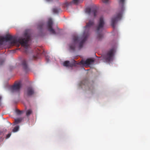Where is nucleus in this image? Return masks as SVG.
Segmentation results:
<instances>
[{
	"instance_id": "nucleus-21",
	"label": "nucleus",
	"mask_w": 150,
	"mask_h": 150,
	"mask_svg": "<svg viewBox=\"0 0 150 150\" xmlns=\"http://www.w3.org/2000/svg\"><path fill=\"white\" fill-rule=\"evenodd\" d=\"M103 2L105 4H108L109 3V0H102Z\"/></svg>"
},
{
	"instance_id": "nucleus-18",
	"label": "nucleus",
	"mask_w": 150,
	"mask_h": 150,
	"mask_svg": "<svg viewBox=\"0 0 150 150\" xmlns=\"http://www.w3.org/2000/svg\"><path fill=\"white\" fill-rule=\"evenodd\" d=\"M19 129V126H16L14 128L12 131L14 132H16L18 131Z\"/></svg>"
},
{
	"instance_id": "nucleus-11",
	"label": "nucleus",
	"mask_w": 150,
	"mask_h": 150,
	"mask_svg": "<svg viewBox=\"0 0 150 150\" xmlns=\"http://www.w3.org/2000/svg\"><path fill=\"white\" fill-rule=\"evenodd\" d=\"M22 65L24 70L26 71H28L29 70L28 67L27 63V61L25 59H24L22 62Z\"/></svg>"
},
{
	"instance_id": "nucleus-24",
	"label": "nucleus",
	"mask_w": 150,
	"mask_h": 150,
	"mask_svg": "<svg viewBox=\"0 0 150 150\" xmlns=\"http://www.w3.org/2000/svg\"><path fill=\"white\" fill-rule=\"evenodd\" d=\"M11 133L8 134L6 136V138H9L11 135Z\"/></svg>"
},
{
	"instance_id": "nucleus-16",
	"label": "nucleus",
	"mask_w": 150,
	"mask_h": 150,
	"mask_svg": "<svg viewBox=\"0 0 150 150\" xmlns=\"http://www.w3.org/2000/svg\"><path fill=\"white\" fill-rule=\"evenodd\" d=\"M88 83V81L87 79H85L82 81L81 82V85H85L86 84H87Z\"/></svg>"
},
{
	"instance_id": "nucleus-10",
	"label": "nucleus",
	"mask_w": 150,
	"mask_h": 150,
	"mask_svg": "<svg viewBox=\"0 0 150 150\" xmlns=\"http://www.w3.org/2000/svg\"><path fill=\"white\" fill-rule=\"evenodd\" d=\"M94 62V60L93 59H88L86 61H81L80 64L82 65H88Z\"/></svg>"
},
{
	"instance_id": "nucleus-7",
	"label": "nucleus",
	"mask_w": 150,
	"mask_h": 150,
	"mask_svg": "<svg viewBox=\"0 0 150 150\" xmlns=\"http://www.w3.org/2000/svg\"><path fill=\"white\" fill-rule=\"evenodd\" d=\"M85 12L89 15H93L95 17L97 14V11L96 8L91 9L89 8H87L86 9Z\"/></svg>"
},
{
	"instance_id": "nucleus-25",
	"label": "nucleus",
	"mask_w": 150,
	"mask_h": 150,
	"mask_svg": "<svg viewBox=\"0 0 150 150\" xmlns=\"http://www.w3.org/2000/svg\"><path fill=\"white\" fill-rule=\"evenodd\" d=\"M47 1H52V0H46Z\"/></svg>"
},
{
	"instance_id": "nucleus-12",
	"label": "nucleus",
	"mask_w": 150,
	"mask_h": 150,
	"mask_svg": "<svg viewBox=\"0 0 150 150\" xmlns=\"http://www.w3.org/2000/svg\"><path fill=\"white\" fill-rule=\"evenodd\" d=\"M63 65L64 66L67 67H72L74 65V63H70L69 61H66L64 62Z\"/></svg>"
},
{
	"instance_id": "nucleus-15",
	"label": "nucleus",
	"mask_w": 150,
	"mask_h": 150,
	"mask_svg": "<svg viewBox=\"0 0 150 150\" xmlns=\"http://www.w3.org/2000/svg\"><path fill=\"white\" fill-rule=\"evenodd\" d=\"M33 113L32 110L31 109H28L26 111V115L28 117Z\"/></svg>"
},
{
	"instance_id": "nucleus-4",
	"label": "nucleus",
	"mask_w": 150,
	"mask_h": 150,
	"mask_svg": "<svg viewBox=\"0 0 150 150\" xmlns=\"http://www.w3.org/2000/svg\"><path fill=\"white\" fill-rule=\"evenodd\" d=\"M104 24L103 18L102 16H101L100 18L98 25L96 28V32L97 33V38L99 40H101L103 38V34L100 32V31H102Z\"/></svg>"
},
{
	"instance_id": "nucleus-17",
	"label": "nucleus",
	"mask_w": 150,
	"mask_h": 150,
	"mask_svg": "<svg viewBox=\"0 0 150 150\" xmlns=\"http://www.w3.org/2000/svg\"><path fill=\"white\" fill-rule=\"evenodd\" d=\"M22 119L20 118L15 120V122L16 124H18L21 122Z\"/></svg>"
},
{
	"instance_id": "nucleus-9",
	"label": "nucleus",
	"mask_w": 150,
	"mask_h": 150,
	"mask_svg": "<svg viewBox=\"0 0 150 150\" xmlns=\"http://www.w3.org/2000/svg\"><path fill=\"white\" fill-rule=\"evenodd\" d=\"M35 92L33 89L31 87L28 88L25 93V95L27 96H31Z\"/></svg>"
},
{
	"instance_id": "nucleus-22",
	"label": "nucleus",
	"mask_w": 150,
	"mask_h": 150,
	"mask_svg": "<svg viewBox=\"0 0 150 150\" xmlns=\"http://www.w3.org/2000/svg\"><path fill=\"white\" fill-rule=\"evenodd\" d=\"M4 60L3 59H0V65H2L4 63Z\"/></svg>"
},
{
	"instance_id": "nucleus-3",
	"label": "nucleus",
	"mask_w": 150,
	"mask_h": 150,
	"mask_svg": "<svg viewBox=\"0 0 150 150\" xmlns=\"http://www.w3.org/2000/svg\"><path fill=\"white\" fill-rule=\"evenodd\" d=\"M125 0H119V3L121 7V11L117 13L116 16L113 17L111 19V25L113 28L115 27V24L118 21L120 20L122 17V12L124 10V5Z\"/></svg>"
},
{
	"instance_id": "nucleus-5",
	"label": "nucleus",
	"mask_w": 150,
	"mask_h": 150,
	"mask_svg": "<svg viewBox=\"0 0 150 150\" xmlns=\"http://www.w3.org/2000/svg\"><path fill=\"white\" fill-rule=\"evenodd\" d=\"M115 49L113 48L109 50L103 57L104 59L106 62H110L113 59Z\"/></svg>"
},
{
	"instance_id": "nucleus-1",
	"label": "nucleus",
	"mask_w": 150,
	"mask_h": 150,
	"mask_svg": "<svg viewBox=\"0 0 150 150\" xmlns=\"http://www.w3.org/2000/svg\"><path fill=\"white\" fill-rule=\"evenodd\" d=\"M94 24L93 19L88 20V22L86 23V25L84 27L85 32L83 35L81 37L74 36L73 37L74 43L70 45V49L72 51H75L77 43L80 41L79 49H80L82 47L84 43L86 40L89 35V34L88 32L89 28Z\"/></svg>"
},
{
	"instance_id": "nucleus-20",
	"label": "nucleus",
	"mask_w": 150,
	"mask_h": 150,
	"mask_svg": "<svg viewBox=\"0 0 150 150\" xmlns=\"http://www.w3.org/2000/svg\"><path fill=\"white\" fill-rule=\"evenodd\" d=\"M23 112L22 111H21L18 110H16V113L18 114H21Z\"/></svg>"
},
{
	"instance_id": "nucleus-19",
	"label": "nucleus",
	"mask_w": 150,
	"mask_h": 150,
	"mask_svg": "<svg viewBox=\"0 0 150 150\" xmlns=\"http://www.w3.org/2000/svg\"><path fill=\"white\" fill-rule=\"evenodd\" d=\"M44 24L43 23H39L38 25V28L40 29H42L43 27Z\"/></svg>"
},
{
	"instance_id": "nucleus-6",
	"label": "nucleus",
	"mask_w": 150,
	"mask_h": 150,
	"mask_svg": "<svg viewBox=\"0 0 150 150\" xmlns=\"http://www.w3.org/2000/svg\"><path fill=\"white\" fill-rule=\"evenodd\" d=\"M21 86V82H19L15 83L11 88V91L12 92H18Z\"/></svg>"
},
{
	"instance_id": "nucleus-8",
	"label": "nucleus",
	"mask_w": 150,
	"mask_h": 150,
	"mask_svg": "<svg viewBox=\"0 0 150 150\" xmlns=\"http://www.w3.org/2000/svg\"><path fill=\"white\" fill-rule=\"evenodd\" d=\"M53 24V22L52 20L51 19H49L48 20L47 23V27L49 31L52 33L53 34H55L56 33L54 29H53L52 27Z\"/></svg>"
},
{
	"instance_id": "nucleus-23",
	"label": "nucleus",
	"mask_w": 150,
	"mask_h": 150,
	"mask_svg": "<svg viewBox=\"0 0 150 150\" xmlns=\"http://www.w3.org/2000/svg\"><path fill=\"white\" fill-rule=\"evenodd\" d=\"M45 59L47 62L50 61L49 57L48 56H46Z\"/></svg>"
},
{
	"instance_id": "nucleus-2",
	"label": "nucleus",
	"mask_w": 150,
	"mask_h": 150,
	"mask_svg": "<svg viewBox=\"0 0 150 150\" xmlns=\"http://www.w3.org/2000/svg\"><path fill=\"white\" fill-rule=\"evenodd\" d=\"M30 35L27 32H25L24 34L23 38H20L17 39L12 36L8 35L0 38V42H2L4 41H10L11 44L12 45L19 46L20 44H21L22 46L27 48L28 46V43L30 40Z\"/></svg>"
},
{
	"instance_id": "nucleus-14",
	"label": "nucleus",
	"mask_w": 150,
	"mask_h": 150,
	"mask_svg": "<svg viewBox=\"0 0 150 150\" xmlns=\"http://www.w3.org/2000/svg\"><path fill=\"white\" fill-rule=\"evenodd\" d=\"M61 11V9L58 7H55L52 9L53 12L55 13H57Z\"/></svg>"
},
{
	"instance_id": "nucleus-13",
	"label": "nucleus",
	"mask_w": 150,
	"mask_h": 150,
	"mask_svg": "<svg viewBox=\"0 0 150 150\" xmlns=\"http://www.w3.org/2000/svg\"><path fill=\"white\" fill-rule=\"evenodd\" d=\"M79 1V0H73L72 2H70L69 3L68 2L66 3L65 4L67 6H68L69 5H71L72 3H73L75 4H77Z\"/></svg>"
}]
</instances>
